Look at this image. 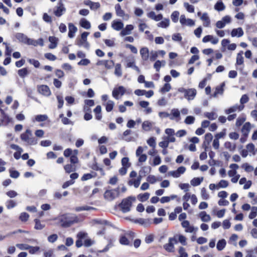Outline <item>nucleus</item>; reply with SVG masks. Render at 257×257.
Segmentation results:
<instances>
[{
  "mask_svg": "<svg viewBox=\"0 0 257 257\" xmlns=\"http://www.w3.org/2000/svg\"><path fill=\"white\" fill-rule=\"evenodd\" d=\"M204 115L205 117H207L208 119L210 120H214L216 119L217 117V114L214 112H205L204 113Z\"/></svg>",
  "mask_w": 257,
  "mask_h": 257,
  "instance_id": "obj_52",
  "label": "nucleus"
},
{
  "mask_svg": "<svg viewBox=\"0 0 257 257\" xmlns=\"http://www.w3.org/2000/svg\"><path fill=\"white\" fill-rule=\"evenodd\" d=\"M61 225L64 227H68L74 223L79 221V218L75 215H63L59 218Z\"/></svg>",
  "mask_w": 257,
  "mask_h": 257,
  "instance_id": "obj_1",
  "label": "nucleus"
},
{
  "mask_svg": "<svg viewBox=\"0 0 257 257\" xmlns=\"http://www.w3.org/2000/svg\"><path fill=\"white\" fill-rule=\"evenodd\" d=\"M79 24L81 27L87 30L91 28L90 23L84 18H82L80 20Z\"/></svg>",
  "mask_w": 257,
  "mask_h": 257,
  "instance_id": "obj_31",
  "label": "nucleus"
},
{
  "mask_svg": "<svg viewBox=\"0 0 257 257\" xmlns=\"http://www.w3.org/2000/svg\"><path fill=\"white\" fill-rule=\"evenodd\" d=\"M33 41L35 43L32 42L33 44H30V45H33L34 46H37L38 45H40L41 46H44V41L42 38H40L37 40L33 39Z\"/></svg>",
  "mask_w": 257,
  "mask_h": 257,
  "instance_id": "obj_59",
  "label": "nucleus"
},
{
  "mask_svg": "<svg viewBox=\"0 0 257 257\" xmlns=\"http://www.w3.org/2000/svg\"><path fill=\"white\" fill-rule=\"evenodd\" d=\"M218 38H215L212 35H207L202 39V42L203 43L211 42L213 44H216L218 43Z\"/></svg>",
  "mask_w": 257,
  "mask_h": 257,
  "instance_id": "obj_27",
  "label": "nucleus"
},
{
  "mask_svg": "<svg viewBox=\"0 0 257 257\" xmlns=\"http://www.w3.org/2000/svg\"><path fill=\"white\" fill-rule=\"evenodd\" d=\"M201 196L204 200L209 199L210 196L205 188H202L201 190Z\"/></svg>",
  "mask_w": 257,
  "mask_h": 257,
  "instance_id": "obj_50",
  "label": "nucleus"
},
{
  "mask_svg": "<svg viewBox=\"0 0 257 257\" xmlns=\"http://www.w3.org/2000/svg\"><path fill=\"white\" fill-rule=\"evenodd\" d=\"M134 27L132 25H127L124 28H122L120 33L121 36L130 35L134 30Z\"/></svg>",
  "mask_w": 257,
  "mask_h": 257,
  "instance_id": "obj_21",
  "label": "nucleus"
},
{
  "mask_svg": "<svg viewBox=\"0 0 257 257\" xmlns=\"http://www.w3.org/2000/svg\"><path fill=\"white\" fill-rule=\"evenodd\" d=\"M114 73L115 76L120 77L122 75L121 65L119 63H117L114 66Z\"/></svg>",
  "mask_w": 257,
  "mask_h": 257,
  "instance_id": "obj_30",
  "label": "nucleus"
},
{
  "mask_svg": "<svg viewBox=\"0 0 257 257\" xmlns=\"http://www.w3.org/2000/svg\"><path fill=\"white\" fill-rule=\"evenodd\" d=\"M239 184L240 185H243L244 184L243 186V189L246 190L249 189L252 184V182L250 180L247 181L246 178L242 177L239 181Z\"/></svg>",
  "mask_w": 257,
  "mask_h": 257,
  "instance_id": "obj_29",
  "label": "nucleus"
},
{
  "mask_svg": "<svg viewBox=\"0 0 257 257\" xmlns=\"http://www.w3.org/2000/svg\"><path fill=\"white\" fill-rule=\"evenodd\" d=\"M64 168L67 173H70L75 170V167L71 164H67L64 166Z\"/></svg>",
  "mask_w": 257,
  "mask_h": 257,
  "instance_id": "obj_58",
  "label": "nucleus"
},
{
  "mask_svg": "<svg viewBox=\"0 0 257 257\" xmlns=\"http://www.w3.org/2000/svg\"><path fill=\"white\" fill-rule=\"evenodd\" d=\"M218 188H225L228 187L229 185V183L227 181L225 180H221L219 181V182L217 184Z\"/></svg>",
  "mask_w": 257,
  "mask_h": 257,
  "instance_id": "obj_56",
  "label": "nucleus"
},
{
  "mask_svg": "<svg viewBox=\"0 0 257 257\" xmlns=\"http://www.w3.org/2000/svg\"><path fill=\"white\" fill-rule=\"evenodd\" d=\"M115 10L116 14L118 17L123 18L124 19L128 20L129 16L125 14L123 10H122L121 6L119 4H117L115 6Z\"/></svg>",
  "mask_w": 257,
  "mask_h": 257,
  "instance_id": "obj_13",
  "label": "nucleus"
},
{
  "mask_svg": "<svg viewBox=\"0 0 257 257\" xmlns=\"http://www.w3.org/2000/svg\"><path fill=\"white\" fill-rule=\"evenodd\" d=\"M135 197L132 196L123 199L119 205L122 211L124 213L130 211L132 206V200L135 201Z\"/></svg>",
  "mask_w": 257,
  "mask_h": 257,
  "instance_id": "obj_4",
  "label": "nucleus"
},
{
  "mask_svg": "<svg viewBox=\"0 0 257 257\" xmlns=\"http://www.w3.org/2000/svg\"><path fill=\"white\" fill-rule=\"evenodd\" d=\"M166 65V62L164 60L160 61L157 60L154 65V68L156 69L157 71H159L160 68L162 66H164Z\"/></svg>",
  "mask_w": 257,
  "mask_h": 257,
  "instance_id": "obj_41",
  "label": "nucleus"
},
{
  "mask_svg": "<svg viewBox=\"0 0 257 257\" xmlns=\"http://www.w3.org/2000/svg\"><path fill=\"white\" fill-rule=\"evenodd\" d=\"M29 218V215L26 213V212H23L21 214L19 219L23 222L27 221Z\"/></svg>",
  "mask_w": 257,
  "mask_h": 257,
  "instance_id": "obj_64",
  "label": "nucleus"
},
{
  "mask_svg": "<svg viewBox=\"0 0 257 257\" xmlns=\"http://www.w3.org/2000/svg\"><path fill=\"white\" fill-rule=\"evenodd\" d=\"M226 244V241L224 239L219 240L216 244V248L218 251L223 250Z\"/></svg>",
  "mask_w": 257,
  "mask_h": 257,
  "instance_id": "obj_33",
  "label": "nucleus"
},
{
  "mask_svg": "<svg viewBox=\"0 0 257 257\" xmlns=\"http://www.w3.org/2000/svg\"><path fill=\"white\" fill-rule=\"evenodd\" d=\"M180 23L183 26L192 27L195 25V22L191 19L186 18L184 15H181Z\"/></svg>",
  "mask_w": 257,
  "mask_h": 257,
  "instance_id": "obj_10",
  "label": "nucleus"
},
{
  "mask_svg": "<svg viewBox=\"0 0 257 257\" xmlns=\"http://www.w3.org/2000/svg\"><path fill=\"white\" fill-rule=\"evenodd\" d=\"M179 16V12L178 11H174L172 13L171 15V18L172 21L174 23H177L178 21V18Z\"/></svg>",
  "mask_w": 257,
  "mask_h": 257,
  "instance_id": "obj_53",
  "label": "nucleus"
},
{
  "mask_svg": "<svg viewBox=\"0 0 257 257\" xmlns=\"http://www.w3.org/2000/svg\"><path fill=\"white\" fill-rule=\"evenodd\" d=\"M244 34L243 31L242 29L240 27L236 28V29H232L231 32V36L232 37H240L242 36Z\"/></svg>",
  "mask_w": 257,
  "mask_h": 257,
  "instance_id": "obj_28",
  "label": "nucleus"
},
{
  "mask_svg": "<svg viewBox=\"0 0 257 257\" xmlns=\"http://www.w3.org/2000/svg\"><path fill=\"white\" fill-rule=\"evenodd\" d=\"M213 139L212 135L211 133H207L205 135L204 141L203 145L206 147L209 145Z\"/></svg>",
  "mask_w": 257,
  "mask_h": 257,
  "instance_id": "obj_37",
  "label": "nucleus"
},
{
  "mask_svg": "<svg viewBox=\"0 0 257 257\" xmlns=\"http://www.w3.org/2000/svg\"><path fill=\"white\" fill-rule=\"evenodd\" d=\"M68 37L70 38H72L74 37L75 34L77 31V28L76 26H74V25L72 23H69L68 24Z\"/></svg>",
  "mask_w": 257,
  "mask_h": 257,
  "instance_id": "obj_26",
  "label": "nucleus"
},
{
  "mask_svg": "<svg viewBox=\"0 0 257 257\" xmlns=\"http://www.w3.org/2000/svg\"><path fill=\"white\" fill-rule=\"evenodd\" d=\"M241 167L246 172L249 173L254 170L253 166L250 165L247 163H245L242 164Z\"/></svg>",
  "mask_w": 257,
  "mask_h": 257,
  "instance_id": "obj_42",
  "label": "nucleus"
},
{
  "mask_svg": "<svg viewBox=\"0 0 257 257\" xmlns=\"http://www.w3.org/2000/svg\"><path fill=\"white\" fill-rule=\"evenodd\" d=\"M132 133V131H131L130 130H127L126 131H125L123 133V137L122 138V139L125 140V141L126 142H131L132 141V138L131 137H128L127 138L126 137L130 135Z\"/></svg>",
  "mask_w": 257,
  "mask_h": 257,
  "instance_id": "obj_49",
  "label": "nucleus"
},
{
  "mask_svg": "<svg viewBox=\"0 0 257 257\" xmlns=\"http://www.w3.org/2000/svg\"><path fill=\"white\" fill-rule=\"evenodd\" d=\"M142 180V176L139 175L136 179L132 178L128 180L127 184L129 186H134L136 188L139 187Z\"/></svg>",
  "mask_w": 257,
  "mask_h": 257,
  "instance_id": "obj_16",
  "label": "nucleus"
},
{
  "mask_svg": "<svg viewBox=\"0 0 257 257\" xmlns=\"http://www.w3.org/2000/svg\"><path fill=\"white\" fill-rule=\"evenodd\" d=\"M103 105L105 106L106 110L107 112H110L113 109L114 103L112 100H109L105 103H104Z\"/></svg>",
  "mask_w": 257,
  "mask_h": 257,
  "instance_id": "obj_39",
  "label": "nucleus"
},
{
  "mask_svg": "<svg viewBox=\"0 0 257 257\" xmlns=\"http://www.w3.org/2000/svg\"><path fill=\"white\" fill-rule=\"evenodd\" d=\"M65 12L66 8L62 2H59L53 10L54 14L57 17H60L62 16Z\"/></svg>",
  "mask_w": 257,
  "mask_h": 257,
  "instance_id": "obj_7",
  "label": "nucleus"
},
{
  "mask_svg": "<svg viewBox=\"0 0 257 257\" xmlns=\"http://www.w3.org/2000/svg\"><path fill=\"white\" fill-rule=\"evenodd\" d=\"M121 165L123 167L128 168L131 166V163L129 162V159L127 157H124L121 159Z\"/></svg>",
  "mask_w": 257,
  "mask_h": 257,
  "instance_id": "obj_57",
  "label": "nucleus"
},
{
  "mask_svg": "<svg viewBox=\"0 0 257 257\" xmlns=\"http://www.w3.org/2000/svg\"><path fill=\"white\" fill-rule=\"evenodd\" d=\"M171 89V85L168 83H166L161 88V89H160V92L164 93L169 91Z\"/></svg>",
  "mask_w": 257,
  "mask_h": 257,
  "instance_id": "obj_55",
  "label": "nucleus"
},
{
  "mask_svg": "<svg viewBox=\"0 0 257 257\" xmlns=\"http://www.w3.org/2000/svg\"><path fill=\"white\" fill-rule=\"evenodd\" d=\"M39 92L43 95L49 96L51 94L49 87L47 85H41L38 86Z\"/></svg>",
  "mask_w": 257,
  "mask_h": 257,
  "instance_id": "obj_15",
  "label": "nucleus"
},
{
  "mask_svg": "<svg viewBox=\"0 0 257 257\" xmlns=\"http://www.w3.org/2000/svg\"><path fill=\"white\" fill-rule=\"evenodd\" d=\"M89 33L87 32H83L80 38L76 41L75 44L79 47H83L86 49H88L89 47V44L87 40V36L89 35Z\"/></svg>",
  "mask_w": 257,
  "mask_h": 257,
  "instance_id": "obj_5",
  "label": "nucleus"
},
{
  "mask_svg": "<svg viewBox=\"0 0 257 257\" xmlns=\"http://www.w3.org/2000/svg\"><path fill=\"white\" fill-rule=\"evenodd\" d=\"M95 210V208H94L93 207L89 206L87 205H84V206H78V207H76L75 208V210L77 212L84 211V210L91 211V210Z\"/></svg>",
  "mask_w": 257,
  "mask_h": 257,
  "instance_id": "obj_36",
  "label": "nucleus"
},
{
  "mask_svg": "<svg viewBox=\"0 0 257 257\" xmlns=\"http://www.w3.org/2000/svg\"><path fill=\"white\" fill-rule=\"evenodd\" d=\"M230 169L227 172V174L229 177L234 176L237 174V170L239 168V166L236 164H231L229 166Z\"/></svg>",
  "mask_w": 257,
  "mask_h": 257,
  "instance_id": "obj_19",
  "label": "nucleus"
},
{
  "mask_svg": "<svg viewBox=\"0 0 257 257\" xmlns=\"http://www.w3.org/2000/svg\"><path fill=\"white\" fill-rule=\"evenodd\" d=\"M153 124V122L148 120L145 121L142 124V128L144 131L148 132L152 128Z\"/></svg>",
  "mask_w": 257,
  "mask_h": 257,
  "instance_id": "obj_32",
  "label": "nucleus"
},
{
  "mask_svg": "<svg viewBox=\"0 0 257 257\" xmlns=\"http://www.w3.org/2000/svg\"><path fill=\"white\" fill-rule=\"evenodd\" d=\"M170 25V20L168 19L165 18L161 22L157 24L158 27L162 28H167Z\"/></svg>",
  "mask_w": 257,
  "mask_h": 257,
  "instance_id": "obj_35",
  "label": "nucleus"
},
{
  "mask_svg": "<svg viewBox=\"0 0 257 257\" xmlns=\"http://www.w3.org/2000/svg\"><path fill=\"white\" fill-rule=\"evenodd\" d=\"M182 226L185 228V231L186 232L192 233L194 231L197 230V228H195L194 226H191L190 222L188 220H184L181 223Z\"/></svg>",
  "mask_w": 257,
  "mask_h": 257,
  "instance_id": "obj_14",
  "label": "nucleus"
},
{
  "mask_svg": "<svg viewBox=\"0 0 257 257\" xmlns=\"http://www.w3.org/2000/svg\"><path fill=\"white\" fill-rule=\"evenodd\" d=\"M124 25L120 20H114L112 22L111 27L113 29L119 31L122 30Z\"/></svg>",
  "mask_w": 257,
  "mask_h": 257,
  "instance_id": "obj_20",
  "label": "nucleus"
},
{
  "mask_svg": "<svg viewBox=\"0 0 257 257\" xmlns=\"http://www.w3.org/2000/svg\"><path fill=\"white\" fill-rule=\"evenodd\" d=\"M186 171V168L183 166L179 167L176 170L171 171L168 172V175L174 178H178Z\"/></svg>",
  "mask_w": 257,
  "mask_h": 257,
  "instance_id": "obj_11",
  "label": "nucleus"
},
{
  "mask_svg": "<svg viewBox=\"0 0 257 257\" xmlns=\"http://www.w3.org/2000/svg\"><path fill=\"white\" fill-rule=\"evenodd\" d=\"M172 38L173 41L176 42H181L182 40V37L180 33L173 34Z\"/></svg>",
  "mask_w": 257,
  "mask_h": 257,
  "instance_id": "obj_63",
  "label": "nucleus"
},
{
  "mask_svg": "<svg viewBox=\"0 0 257 257\" xmlns=\"http://www.w3.org/2000/svg\"><path fill=\"white\" fill-rule=\"evenodd\" d=\"M149 193L146 192L143 194H140L137 196L138 199L141 202H144L147 200L150 197Z\"/></svg>",
  "mask_w": 257,
  "mask_h": 257,
  "instance_id": "obj_38",
  "label": "nucleus"
},
{
  "mask_svg": "<svg viewBox=\"0 0 257 257\" xmlns=\"http://www.w3.org/2000/svg\"><path fill=\"white\" fill-rule=\"evenodd\" d=\"M203 178H194L190 182L191 184L193 186H196L201 184L203 181Z\"/></svg>",
  "mask_w": 257,
  "mask_h": 257,
  "instance_id": "obj_44",
  "label": "nucleus"
},
{
  "mask_svg": "<svg viewBox=\"0 0 257 257\" xmlns=\"http://www.w3.org/2000/svg\"><path fill=\"white\" fill-rule=\"evenodd\" d=\"M34 221L35 222V228L36 229L41 230L45 227V225L42 224L39 219H35Z\"/></svg>",
  "mask_w": 257,
  "mask_h": 257,
  "instance_id": "obj_54",
  "label": "nucleus"
},
{
  "mask_svg": "<svg viewBox=\"0 0 257 257\" xmlns=\"http://www.w3.org/2000/svg\"><path fill=\"white\" fill-rule=\"evenodd\" d=\"M224 147L229 150L230 151L233 152L235 150L236 145L229 142H226L224 143Z\"/></svg>",
  "mask_w": 257,
  "mask_h": 257,
  "instance_id": "obj_43",
  "label": "nucleus"
},
{
  "mask_svg": "<svg viewBox=\"0 0 257 257\" xmlns=\"http://www.w3.org/2000/svg\"><path fill=\"white\" fill-rule=\"evenodd\" d=\"M201 20L203 22V25L205 27H209L210 26V20L207 13H204L200 17Z\"/></svg>",
  "mask_w": 257,
  "mask_h": 257,
  "instance_id": "obj_23",
  "label": "nucleus"
},
{
  "mask_svg": "<svg viewBox=\"0 0 257 257\" xmlns=\"http://www.w3.org/2000/svg\"><path fill=\"white\" fill-rule=\"evenodd\" d=\"M48 119V116L46 114L37 115L35 117V120L38 122L45 121Z\"/></svg>",
  "mask_w": 257,
  "mask_h": 257,
  "instance_id": "obj_47",
  "label": "nucleus"
},
{
  "mask_svg": "<svg viewBox=\"0 0 257 257\" xmlns=\"http://www.w3.org/2000/svg\"><path fill=\"white\" fill-rule=\"evenodd\" d=\"M15 36L17 40L21 43H23L29 45H30V44H33V39L29 38L26 35L23 33H17ZM34 43L35 42H34Z\"/></svg>",
  "mask_w": 257,
  "mask_h": 257,
  "instance_id": "obj_8",
  "label": "nucleus"
},
{
  "mask_svg": "<svg viewBox=\"0 0 257 257\" xmlns=\"http://www.w3.org/2000/svg\"><path fill=\"white\" fill-rule=\"evenodd\" d=\"M125 88L123 86H120L113 89L112 95L114 98L118 99L119 98V96H122L125 93Z\"/></svg>",
  "mask_w": 257,
  "mask_h": 257,
  "instance_id": "obj_9",
  "label": "nucleus"
},
{
  "mask_svg": "<svg viewBox=\"0 0 257 257\" xmlns=\"http://www.w3.org/2000/svg\"><path fill=\"white\" fill-rule=\"evenodd\" d=\"M119 195V188L114 189L107 190L104 193V197L108 201H112L118 197Z\"/></svg>",
  "mask_w": 257,
  "mask_h": 257,
  "instance_id": "obj_3",
  "label": "nucleus"
},
{
  "mask_svg": "<svg viewBox=\"0 0 257 257\" xmlns=\"http://www.w3.org/2000/svg\"><path fill=\"white\" fill-rule=\"evenodd\" d=\"M58 39L53 36H50L49 38V41L51 44L49 46L50 49H54L57 47Z\"/></svg>",
  "mask_w": 257,
  "mask_h": 257,
  "instance_id": "obj_34",
  "label": "nucleus"
},
{
  "mask_svg": "<svg viewBox=\"0 0 257 257\" xmlns=\"http://www.w3.org/2000/svg\"><path fill=\"white\" fill-rule=\"evenodd\" d=\"M225 85V82H223L220 85L217 86L215 87V91L212 94V96L216 98L219 94L222 95L224 92V87Z\"/></svg>",
  "mask_w": 257,
  "mask_h": 257,
  "instance_id": "obj_18",
  "label": "nucleus"
},
{
  "mask_svg": "<svg viewBox=\"0 0 257 257\" xmlns=\"http://www.w3.org/2000/svg\"><path fill=\"white\" fill-rule=\"evenodd\" d=\"M244 108V106L242 105H235L230 107V108L226 109L225 110V113L227 114H230L231 113L234 112L236 110H238V111H241Z\"/></svg>",
  "mask_w": 257,
  "mask_h": 257,
  "instance_id": "obj_25",
  "label": "nucleus"
},
{
  "mask_svg": "<svg viewBox=\"0 0 257 257\" xmlns=\"http://www.w3.org/2000/svg\"><path fill=\"white\" fill-rule=\"evenodd\" d=\"M248 152L251 153L253 155L255 154V146L252 143H249L246 146Z\"/></svg>",
  "mask_w": 257,
  "mask_h": 257,
  "instance_id": "obj_48",
  "label": "nucleus"
},
{
  "mask_svg": "<svg viewBox=\"0 0 257 257\" xmlns=\"http://www.w3.org/2000/svg\"><path fill=\"white\" fill-rule=\"evenodd\" d=\"M195 121V117L192 116H188L185 118L184 122L187 124H193Z\"/></svg>",
  "mask_w": 257,
  "mask_h": 257,
  "instance_id": "obj_61",
  "label": "nucleus"
},
{
  "mask_svg": "<svg viewBox=\"0 0 257 257\" xmlns=\"http://www.w3.org/2000/svg\"><path fill=\"white\" fill-rule=\"evenodd\" d=\"M214 9L218 11H222L225 9V6L222 2L219 1L216 3Z\"/></svg>",
  "mask_w": 257,
  "mask_h": 257,
  "instance_id": "obj_45",
  "label": "nucleus"
},
{
  "mask_svg": "<svg viewBox=\"0 0 257 257\" xmlns=\"http://www.w3.org/2000/svg\"><path fill=\"white\" fill-rule=\"evenodd\" d=\"M140 54L144 61H147L149 58V50L147 47H143L140 50Z\"/></svg>",
  "mask_w": 257,
  "mask_h": 257,
  "instance_id": "obj_24",
  "label": "nucleus"
},
{
  "mask_svg": "<svg viewBox=\"0 0 257 257\" xmlns=\"http://www.w3.org/2000/svg\"><path fill=\"white\" fill-rule=\"evenodd\" d=\"M199 216L201 220L203 222H208L211 220V217L209 214H207L205 211H202L200 213Z\"/></svg>",
  "mask_w": 257,
  "mask_h": 257,
  "instance_id": "obj_40",
  "label": "nucleus"
},
{
  "mask_svg": "<svg viewBox=\"0 0 257 257\" xmlns=\"http://www.w3.org/2000/svg\"><path fill=\"white\" fill-rule=\"evenodd\" d=\"M177 243V240L175 237H170L169 238L168 243L164 245L165 249L169 252H173L175 251L174 244Z\"/></svg>",
  "mask_w": 257,
  "mask_h": 257,
  "instance_id": "obj_6",
  "label": "nucleus"
},
{
  "mask_svg": "<svg viewBox=\"0 0 257 257\" xmlns=\"http://www.w3.org/2000/svg\"><path fill=\"white\" fill-rule=\"evenodd\" d=\"M29 73V71L26 68L21 69L18 71L19 75L22 78H24L25 76L28 75Z\"/></svg>",
  "mask_w": 257,
  "mask_h": 257,
  "instance_id": "obj_46",
  "label": "nucleus"
},
{
  "mask_svg": "<svg viewBox=\"0 0 257 257\" xmlns=\"http://www.w3.org/2000/svg\"><path fill=\"white\" fill-rule=\"evenodd\" d=\"M257 215V207L253 206L251 208V212L249 214L248 217L250 219H253L255 218Z\"/></svg>",
  "mask_w": 257,
  "mask_h": 257,
  "instance_id": "obj_51",
  "label": "nucleus"
},
{
  "mask_svg": "<svg viewBox=\"0 0 257 257\" xmlns=\"http://www.w3.org/2000/svg\"><path fill=\"white\" fill-rule=\"evenodd\" d=\"M20 138L29 145H35L38 143L37 139L33 137L32 131L30 129H27L25 132L22 134Z\"/></svg>",
  "mask_w": 257,
  "mask_h": 257,
  "instance_id": "obj_2",
  "label": "nucleus"
},
{
  "mask_svg": "<svg viewBox=\"0 0 257 257\" xmlns=\"http://www.w3.org/2000/svg\"><path fill=\"white\" fill-rule=\"evenodd\" d=\"M252 126L250 122H245L242 126V127L241 130V132L242 134V135L247 137L251 129Z\"/></svg>",
  "mask_w": 257,
  "mask_h": 257,
  "instance_id": "obj_17",
  "label": "nucleus"
},
{
  "mask_svg": "<svg viewBox=\"0 0 257 257\" xmlns=\"http://www.w3.org/2000/svg\"><path fill=\"white\" fill-rule=\"evenodd\" d=\"M170 119L179 121L181 119L180 111L177 108H173L171 110L169 115Z\"/></svg>",
  "mask_w": 257,
  "mask_h": 257,
  "instance_id": "obj_12",
  "label": "nucleus"
},
{
  "mask_svg": "<svg viewBox=\"0 0 257 257\" xmlns=\"http://www.w3.org/2000/svg\"><path fill=\"white\" fill-rule=\"evenodd\" d=\"M246 118L245 116L239 117L237 118L235 125L236 126H239L243 124L245 121Z\"/></svg>",
  "mask_w": 257,
  "mask_h": 257,
  "instance_id": "obj_60",
  "label": "nucleus"
},
{
  "mask_svg": "<svg viewBox=\"0 0 257 257\" xmlns=\"http://www.w3.org/2000/svg\"><path fill=\"white\" fill-rule=\"evenodd\" d=\"M184 6L189 13H193L194 12V6L189 5L188 3H184Z\"/></svg>",
  "mask_w": 257,
  "mask_h": 257,
  "instance_id": "obj_62",
  "label": "nucleus"
},
{
  "mask_svg": "<svg viewBox=\"0 0 257 257\" xmlns=\"http://www.w3.org/2000/svg\"><path fill=\"white\" fill-rule=\"evenodd\" d=\"M196 95V90L194 88L188 89L184 97L189 100H193Z\"/></svg>",
  "mask_w": 257,
  "mask_h": 257,
  "instance_id": "obj_22",
  "label": "nucleus"
}]
</instances>
